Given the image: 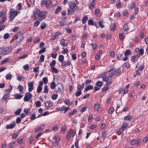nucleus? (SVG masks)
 <instances>
[{
	"label": "nucleus",
	"instance_id": "c9c22d12",
	"mask_svg": "<svg viewBox=\"0 0 148 148\" xmlns=\"http://www.w3.org/2000/svg\"><path fill=\"white\" fill-rule=\"evenodd\" d=\"M116 5L118 8H119L121 7V5L119 0H118L116 1Z\"/></svg>",
	"mask_w": 148,
	"mask_h": 148
},
{
	"label": "nucleus",
	"instance_id": "e2e57ef3",
	"mask_svg": "<svg viewBox=\"0 0 148 148\" xmlns=\"http://www.w3.org/2000/svg\"><path fill=\"white\" fill-rule=\"evenodd\" d=\"M9 36L10 35L9 34L6 33L4 34L3 38L4 39H6L9 38Z\"/></svg>",
	"mask_w": 148,
	"mask_h": 148
},
{
	"label": "nucleus",
	"instance_id": "774afa93",
	"mask_svg": "<svg viewBox=\"0 0 148 148\" xmlns=\"http://www.w3.org/2000/svg\"><path fill=\"white\" fill-rule=\"evenodd\" d=\"M124 66L127 68H129L130 66V63L128 62H125L124 64Z\"/></svg>",
	"mask_w": 148,
	"mask_h": 148
},
{
	"label": "nucleus",
	"instance_id": "cd10ccee",
	"mask_svg": "<svg viewBox=\"0 0 148 148\" xmlns=\"http://www.w3.org/2000/svg\"><path fill=\"white\" fill-rule=\"evenodd\" d=\"M66 40H65L64 39H62L61 40L60 44L63 46H67L68 45L67 43H65V42H64Z\"/></svg>",
	"mask_w": 148,
	"mask_h": 148
},
{
	"label": "nucleus",
	"instance_id": "5701e85b",
	"mask_svg": "<svg viewBox=\"0 0 148 148\" xmlns=\"http://www.w3.org/2000/svg\"><path fill=\"white\" fill-rule=\"evenodd\" d=\"M128 125V124L126 122H124L121 127V130H124Z\"/></svg>",
	"mask_w": 148,
	"mask_h": 148
},
{
	"label": "nucleus",
	"instance_id": "f8f14e48",
	"mask_svg": "<svg viewBox=\"0 0 148 148\" xmlns=\"http://www.w3.org/2000/svg\"><path fill=\"white\" fill-rule=\"evenodd\" d=\"M5 51V55L10 52L12 50V48L11 46H9L5 48L4 47Z\"/></svg>",
	"mask_w": 148,
	"mask_h": 148
},
{
	"label": "nucleus",
	"instance_id": "4c0bfd02",
	"mask_svg": "<svg viewBox=\"0 0 148 148\" xmlns=\"http://www.w3.org/2000/svg\"><path fill=\"white\" fill-rule=\"evenodd\" d=\"M56 83L54 82H52L51 84V88L52 89H54L56 87Z\"/></svg>",
	"mask_w": 148,
	"mask_h": 148
},
{
	"label": "nucleus",
	"instance_id": "49530a36",
	"mask_svg": "<svg viewBox=\"0 0 148 148\" xmlns=\"http://www.w3.org/2000/svg\"><path fill=\"white\" fill-rule=\"evenodd\" d=\"M56 63V62L55 60H53L52 62L50 64V65L51 67H53V66H55Z\"/></svg>",
	"mask_w": 148,
	"mask_h": 148
},
{
	"label": "nucleus",
	"instance_id": "052dcab7",
	"mask_svg": "<svg viewBox=\"0 0 148 148\" xmlns=\"http://www.w3.org/2000/svg\"><path fill=\"white\" fill-rule=\"evenodd\" d=\"M40 38L39 37H36L34 40L35 43H37L40 42Z\"/></svg>",
	"mask_w": 148,
	"mask_h": 148
},
{
	"label": "nucleus",
	"instance_id": "72a5a7b5",
	"mask_svg": "<svg viewBox=\"0 0 148 148\" xmlns=\"http://www.w3.org/2000/svg\"><path fill=\"white\" fill-rule=\"evenodd\" d=\"M109 88V86H107L104 87L102 89V92H107Z\"/></svg>",
	"mask_w": 148,
	"mask_h": 148
},
{
	"label": "nucleus",
	"instance_id": "0eeeda50",
	"mask_svg": "<svg viewBox=\"0 0 148 148\" xmlns=\"http://www.w3.org/2000/svg\"><path fill=\"white\" fill-rule=\"evenodd\" d=\"M68 3L70 8L75 9L76 10H79V8L77 6L76 4L73 3L71 1H69Z\"/></svg>",
	"mask_w": 148,
	"mask_h": 148
},
{
	"label": "nucleus",
	"instance_id": "680f3d73",
	"mask_svg": "<svg viewBox=\"0 0 148 148\" xmlns=\"http://www.w3.org/2000/svg\"><path fill=\"white\" fill-rule=\"evenodd\" d=\"M58 95L57 94H53L52 95L51 98L52 99L55 100L57 99L58 97Z\"/></svg>",
	"mask_w": 148,
	"mask_h": 148
},
{
	"label": "nucleus",
	"instance_id": "a878e982",
	"mask_svg": "<svg viewBox=\"0 0 148 148\" xmlns=\"http://www.w3.org/2000/svg\"><path fill=\"white\" fill-rule=\"evenodd\" d=\"M64 57L62 55H60L59 56L58 60L60 62H62L64 61Z\"/></svg>",
	"mask_w": 148,
	"mask_h": 148
},
{
	"label": "nucleus",
	"instance_id": "9d476101",
	"mask_svg": "<svg viewBox=\"0 0 148 148\" xmlns=\"http://www.w3.org/2000/svg\"><path fill=\"white\" fill-rule=\"evenodd\" d=\"M57 86L58 87V90H56V92H62L63 90V86L61 84L59 83L57 84Z\"/></svg>",
	"mask_w": 148,
	"mask_h": 148
},
{
	"label": "nucleus",
	"instance_id": "f704fd0d",
	"mask_svg": "<svg viewBox=\"0 0 148 148\" xmlns=\"http://www.w3.org/2000/svg\"><path fill=\"white\" fill-rule=\"evenodd\" d=\"M88 20V17L87 16H85L82 19V23L83 24H85Z\"/></svg>",
	"mask_w": 148,
	"mask_h": 148
},
{
	"label": "nucleus",
	"instance_id": "864d4df0",
	"mask_svg": "<svg viewBox=\"0 0 148 148\" xmlns=\"http://www.w3.org/2000/svg\"><path fill=\"white\" fill-rule=\"evenodd\" d=\"M46 51V49L45 47L42 48L39 52L38 53L39 54H41L44 52Z\"/></svg>",
	"mask_w": 148,
	"mask_h": 148
},
{
	"label": "nucleus",
	"instance_id": "4d7b16f0",
	"mask_svg": "<svg viewBox=\"0 0 148 148\" xmlns=\"http://www.w3.org/2000/svg\"><path fill=\"white\" fill-rule=\"evenodd\" d=\"M12 87L11 86H10L9 87V89L6 90V93L8 94H9L11 91L12 90Z\"/></svg>",
	"mask_w": 148,
	"mask_h": 148
},
{
	"label": "nucleus",
	"instance_id": "7c9ffc66",
	"mask_svg": "<svg viewBox=\"0 0 148 148\" xmlns=\"http://www.w3.org/2000/svg\"><path fill=\"white\" fill-rule=\"evenodd\" d=\"M46 26V24L42 22L41 24L40 28L42 29H43L45 28Z\"/></svg>",
	"mask_w": 148,
	"mask_h": 148
},
{
	"label": "nucleus",
	"instance_id": "393cba45",
	"mask_svg": "<svg viewBox=\"0 0 148 148\" xmlns=\"http://www.w3.org/2000/svg\"><path fill=\"white\" fill-rule=\"evenodd\" d=\"M15 98L17 99H21L23 96V95L18 94H16L15 95Z\"/></svg>",
	"mask_w": 148,
	"mask_h": 148
},
{
	"label": "nucleus",
	"instance_id": "9b49d317",
	"mask_svg": "<svg viewBox=\"0 0 148 148\" xmlns=\"http://www.w3.org/2000/svg\"><path fill=\"white\" fill-rule=\"evenodd\" d=\"M15 126V122L13 121L12 123L7 125L6 126V128L7 129H11L14 128Z\"/></svg>",
	"mask_w": 148,
	"mask_h": 148
},
{
	"label": "nucleus",
	"instance_id": "0e129e2a",
	"mask_svg": "<svg viewBox=\"0 0 148 148\" xmlns=\"http://www.w3.org/2000/svg\"><path fill=\"white\" fill-rule=\"evenodd\" d=\"M139 11V8L138 7H136L135 8L134 12V14H135V15L137 14L138 12Z\"/></svg>",
	"mask_w": 148,
	"mask_h": 148
},
{
	"label": "nucleus",
	"instance_id": "ddd939ff",
	"mask_svg": "<svg viewBox=\"0 0 148 148\" xmlns=\"http://www.w3.org/2000/svg\"><path fill=\"white\" fill-rule=\"evenodd\" d=\"M34 82H31L28 83V86L29 87L28 88V91L29 92H31L34 89Z\"/></svg>",
	"mask_w": 148,
	"mask_h": 148
},
{
	"label": "nucleus",
	"instance_id": "3c124183",
	"mask_svg": "<svg viewBox=\"0 0 148 148\" xmlns=\"http://www.w3.org/2000/svg\"><path fill=\"white\" fill-rule=\"evenodd\" d=\"M42 81H43L44 83L45 84H47L48 82L47 78L46 77L43 78H42Z\"/></svg>",
	"mask_w": 148,
	"mask_h": 148
},
{
	"label": "nucleus",
	"instance_id": "e433bc0d",
	"mask_svg": "<svg viewBox=\"0 0 148 148\" xmlns=\"http://www.w3.org/2000/svg\"><path fill=\"white\" fill-rule=\"evenodd\" d=\"M4 47H2L0 48V55H5V51Z\"/></svg>",
	"mask_w": 148,
	"mask_h": 148
},
{
	"label": "nucleus",
	"instance_id": "f3484780",
	"mask_svg": "<svg viewBox=\"0 0 148 148\" xmlns=\"http://www.w3.org/2000/svg\"><path fill=\"white\" fill-rule=\"evenodd\" d=\"M132 118L133 117L131 115H127L125 117L124 120L125 121H131Z\"/></svg>",
	"mask_w": 148,
	"mask_h": 148
},
{
	"label": "nucleus",
	"instance_id": "13d9d810",
	"mask_svg": "<svg viewBox=\"0 0 148 148\" xmlns=\"http://www.w3.org/2000/svg\"><path fill=\"white\" fill-rule=\"evenodd\" d=\"M119 38L121 40H123L125 37L122 34L120 33L119 36Z\"/></svg>",
	"mask_w": 148,
	"mask_h": 148
},
{
	"label": "nucleus",
	"instance_id": "37998d69",
	"mask_svg": "<svg viewBox=\"0 0 148 148\" xmlns=\"http://www.w3.org/2000/svg\"><path fill=\"white\" fill-rule=\"evenodd\" d=\"M84 86V84H82L79 85L77 87V90H80L81 89H82L83 88Z\"/></svg>",
	"mask_w": 148,
	"mask_h": 148
},
{
	"label": "nucleus",
	"instance_id": "a211bd4d",
	"mask_svg": "<svg viewBox=\"0 0 148 148\" xmlns=\"http://www.w3.org/2000/svg\"><path fill=\"white\" fill-rule=\"evenodd\" d=\"M74 9L70 8L68 10V15H71L74 12Z\"/></svg>",
	"mask_w": 148,
	"mask_h": 148
},
{
	"label": "nucleus",
	"instance_id": "bf43d9fd",
	"mask_svg": "<svg viewBox=\"0 0 148 148\" xmlns=\"http://www.w3.org/2000/svg\"><path fill=\"white\" fill-rule=\"evenodd\" d=\"M52 129L53 131L55 132L57 131L58 130V127L57 125H54L53 127H52Z\"/></svg>",
	"mask_w": 148,
	"mask_h": 148
},
{
	"label": "nucleus",
	"instance_id": "6ab92c4d",
	"mask_svg": "<svg viewBox=\"0 0 148 148\" xmlns=\"http://www.w3.org/2000/svg\"><path fill=\"white\" fill-rule=\"evenodd\" d=\"M110 29L112 31H114L116 29V26L115 24L114 23H111L110 25Z\"/></svg>",
	"mask_w": 148,
	"mask_h": 148
},
{
	"label": "nucleus",
	"instance_id": "2eb2a0df",
	"mask_svg": "<svg viewBox=\"0 0 148 148\" xmlns=\"http://www.w3.org/2000/svg\"><path fill=\"white\" fill-rule=\"evenodd\" d=\"M95 3L94 0H92L91 2L88 5L89 8L90 9H92L95 7Z\"/></svg>",
	"mask_w": 148,
	"mask_h": 148
},
{
	"label": "nucleus",
	"instance_id": "79ce46f5",
	"mask_svg": "<svg viewBox=\"0 0 148 148\" xmlns=\"http://www.w3.org/2000/svg\"><path fill=\"white\" fill-rule=\"evenodd\" d=\"M107 134V132L106 131H105L103 132L102 133V134L101 136V138L104 139L106 137Z\"/></svg>",
	"mask_w": 148,
	"mask_h": 148
},
{
	"label": "nucleus",
	"instance_id": "a19ab883",
	"mask_svg": "<svg viewBox=\"0 0 148 148\" xmlns=\"http://www.w3.org/2000/svg\"><path fill=\"white\" fill-rule=\"evenodd\" d=\"M6 79L7 80H10L11 79V75L10 73H9L8 74H7L6 75Z\"/></svg>",
	"mask_w": 148,
	"mask_h": 148
},
{
	"label": "nucleus",
	"instance_id": "7ed1b4c3",
	"mask_svg": "<svg viewBox=\"0 0 148 148\" xmlns=\"http://www.w3.org/2000/svg\"><path fill=\"white\" fill-rule=\"evenodd\" d=\"M121 69H120L118 68L116 69L114 67H112L108 71V72H111L113 75H118L121 72Z\"/></svg>",
	"mask_w": 148,
	"mask_h": 148
},
{
	"label": "nucleus",
	"instance_id": "338daca9",
	"mask_svg": "<svg viewBox=\"0 0 148 148\" xmlns=\"http://www.w3.org/2000/svg\"><path fill=\"white\" fill-rule=\"evenodd\" d=\"M30 108L25 109H24V112L26 114H27L29 113L30 112Z\"/></svg>",
	"mask_w": 148,
	"mask_h": 148
},
{
	"label": "nucleus",
	"instance_id": "39448f33",
	"mask_svg": "<svg viewBox=\"0 0 148 148\" xmlns=\"http://www.w3.org/2000/svg\"><path fill=\"white\" fill-rule=\"evenodd\" d=\"M32 97V95L29 92H27L23 98L25 101H29Z\"/></svg>",
	"mask_w": 148,
	"mask_h": 148
},
{
	"label": "nucleus",
	"instance_id": "69168bd1",
	"mask_svg": "<svg viewBox=\"0 0 148 148\" xmlns=\"http://www.w3.org/2000/svg\"><path fill=\"white\" fill-rule=\"evenodd\" d=\"M18 133L16 132L15 134L12 135V138L13 139H15L18 135Z\"/></svg>",
	"mask_w": 148,
	"mask_h": 148
},
{
	"label": "nucleus",
	"instance_id": "473e14b6",
	"mask_svg": "<svg viewBox=\"0 0 148 148\" xmlns=\"http://www.w3.org/2000/svg\"><path fill=\"white\" fill-rule=\"evenodd\" d=\"M64 102L68 106H71L72 104V103L70 102L69 99L65 100Z\"/></svg>",
	"mask_w": 148,
	"mask_h": 148
},
{
	"label": "nucleus",
	"instance_id": "ea45409f",
	"mask_svg": "<svg viewBox=\"0 0 148 148\" xmlns=\"http://www.w3.org/2000/svg\"><path fill=\"white\" fill-rule=\"evenodd\" d=\"M21 108H18L17 110L14 112V114L16 115H19L21 111Z\"/></svg>",
	"mask_w": 148,
	"mask_h": 148
},
{
	"label": "nucleus",
	"instance_id": "58836bf2",
	"mask_svg": "<svg viewBox=\"0 0 148 148\" xmlns=\"http://www.w3.org/2000/svg\"><path fill=\"white\" fill-rule=\"evenodd\" d=\"M123 53H119L117 54V58L118 59H121L123 58Z\"/></svg>",
	"mask_w": 148,
	"mask_h": 148
},
{
	"label": "nucleus",
	"instance_id": "dca6fc26",
	"mask_svg": "<svg viewBox=\"0 0 148 148\" xmlns=\"http://www.w3.org/2000/svg\"><path fill=\"white\" fill-rule=\"evenodd\" d=\"M53 103L51 101H47L45 103V105L47 108H48L53 105Z\"/></svg>",
	"mask_w": 148,
	"mask_h": 148
},
{
	"label": "nucleus",
	"instance_id": "1a4fd4ad",
	"mask_svg": "<svg viewBox=\"0 0 148 148\" xmlns=\"http://www.w3.org/2000/svg\"><path fill=\"white\" fill-rule=\"evenodd\" d=\"M71 64L70 62L68 60L67 61H63L62 62L61 66L62 67H66L67 65L70 66Z\"/></svg>",
	"mask_w": 148,
	"mask_h": 148
},
{
	"label": "nucleus",
	"instance_id": "6e6d98bb",
	"mask_svg": "<svg viewBox=\"0 0 148 148\" xmlns=\"http://www.w3.org/2000/svg\"><path fill=\"white\" fill-rule=\"evenodd\" d=\"M48 92V86L46 85L44 87V92L45 93H47Z\"/></svg>",
	"mask_w": 148,
	"mask_h": 148
},
{
	"label": "nucleus",
	"instance_id": "c03bdc74",
	"mask_svg": "<svg viewBox=\"0 0 148 148\" xmlns=\"http://www.w3.org/2000/svg\"><path fill=\"white\" fill-rule=\"evenodd\" d=\"M40 21L38 20L36 21L34 23V26L35 27H37L40 24Z\"/></svg>",
	"mask_w": 148,
	"mask_h": 148
},
{
	"label": "nucleus",
	"instance_id": "6e6552de",
	"mask_svg": "<svg viewBox=\"0 0 148 148\" xmlns=\"http://www.w3.org/2000/svg\"><path fill=\"white\" fill-rule=\"evenodd\" d=\"M40 12V10L38 8H35L33 11L34 16V20H37V15H38Z\"/></svg>",
	"mask_w": 148,
	"mask_h": 148
},
{
	"label": "nucleus",
	"instance_id": "c756f323",
	"mask_svg": "<svg viewBox=\"0 0 148 148\" xmlns=\"http://www.w3.org/2000/svg\"><path fill=\"white\" fill-rule=\"evenodd\" d=\"M102 78L103 79V81L104 82H106L109 79L108 77L106 75H102Z\"/></svg>",
	"mask_w": 148,
	"mask_h": 148
},
{
	"label": "nucleus",
	"instance_id": "c85d7f7f",
	"mask_svg": "<svg viewBox=\"0 0 148 148\" xmlns=\"http://www.w3.org/2000/svg\"><path fill=\"white\" fill-rule=\"evenodd\" d=\"M99 105L98 103L96 104L94 106V110L95 111L99 110Z\"/></svg>",
	"mask_w": 148,
	"mask_h": 148
},
{
	"label": "nucleus",
	"instance_id": "603ef678",
	"mask_svg": "<svg viewBox=\"0 0 148 148\" xmlns=\"http://www.w3.org/2000/svg\"><path fill=\"white\" fill-rule=\"evenodd\" d=\"M136 6V4L134 2H132L130 5V8L131 9H133Z\"/></svg>",
	"mask_w": 148,
	"mask_h": 148
},
{
	"label": "nucleus",
	"instance_id": "4be33fe9",
	"mask_svg": "<svg viewBox=\"0 0 148 148\" xmlns=\"http://www.w3.org/2000/svg\"><path fill=\"white\" fill-rule=\"evenodd\" d=\"M18 88L19 91L21 92V94L23 93L24 90L23 87L21 85H19L18 86Z\"/></svg>",
	"mask_w": 148,
	"mask_h": 148
},
{
	"label": "nucleus",
	"instance_id": "aec40b11",
	"mask_svg": "<svg viewBox=\"0 0 148 148\" xmlns=\"http://www.w3.org/2000/svg\"><path fill=\"white\" fill-rule=\"evenodd\" d=\"M103 84V82L100 81H98L95 84V85L98 87H101Z\"/></svg>",
	"mask_w": 148,
	"mask_h": 148
},
{
	"label": "nucleus",
	"instance_id": "2f4dec72",
	"mask_svg": "<svg viewBox=\"0 0 148 148\" xmlns=\"http://www.w3.org/2000/svg\"><path fill=\"white\" fill-rule=\"evenodd\" d=\"M131 54V51L130 49H127L124 52V55L125 56L130 55Z\"/></svg>",
	"mask_w": 148,
	"mask_h": 148
},
{
	"label": "nucleus",
	"instance_id": "09e8293b",
	"mask_svg": "<svg viewBox=\"0 0 148 148\" xmlns=\"http://www.w3.org/2000/svg\"><path fill=\"white\" fill-rule=\"evenodd\" d=\"M127 26L128 25L127 23L124 25L123 29L125 31H127L129 29V28L127 27Z\"/></svg>",
	"mask_w": 148,
	"mask_h": 148
},
{
	"label": "nucleus",
	"instance_id": "8fccbe9b",
	"mask_svg": "<svg viewBox=\"0 0 148 148\" xmlns=\"http://www.w3.org/2000/svg\"><path fill=\"white\" fill-rule=\"evenodd\" d=\"M82 93V91L80 90H77V91L75 92V96L78 97L80 96Z\"/></svg>",
	"mask_w": 148,
	"mask_h": 148
},
{
	"label": "nucleus",
	"instance_id": "5fc2aeb1",
	"mask_svg": "<svg viewBox=\"0 0 148 148\" xmlns=\"http://www.w3.org/2000/svg\"><path fill=\"white\" fill-rule=\"evenodd\" d=\"M9 60V59L8 58H7L4 59L1 61V64H3L7 62Z\"/></svg>",
	"mask_w": 148,
	"mask_h": 148
},
{
	"label": "nucleus",
	"instance_id": "423d86ee",
	"mask_svg": "<svg viewBox=\"0 0 148 148\" xmlns=\"http://www.w3.org/2000/svg\"><path fill=\"white\" fill-rule=\"evenodd\" d=\"M45 16L43 12H40L39 14L37 15V19L41 21L45 18Z\"/></svg>",
	"mask_w": 148,
	"mask_h": 148
},
{
	"label": "nucleus",
	"instance_id": "bb28decb",
	"mask_svg": "<svg viewBox=\"0 0 148 148\" xmlns=\"http://www.w3.org/2000/svg\"><path fill=\"white\" fill-rule=\"evenodd\" d=\"M93 88V86L91 85H89L87 86L85 89V91H88L89 90L92 89Z\"/></svg>",
	"mask_w": 148,
	"mask_h": 148
},
{
	"label": "nucleus",
	"instance_id": "f257e3e1",
	"mask_svg": "<svg viewBox=\"0 0 148 148\" xmlns=\"http://www.w3.org/2000/svg\"><path fill=\"white\" fill-rule=\"evenodd\" d=\"M14 40H16L17 42H21L23 39V32H18L13 37Z\"/></svg>",
	"mask_w": 148,
	"mask_h": 148
},
{
	"label": "nucleus",
	"instance_id": "20e7f679",
	"mask_svg": "<svg viewBox=\"0 0 148 148\" xmlns=\"http://www.w3.org/2000/svg\"><path fill=\"white\" fill-rule=\"evenodd\" d=\"M41 5L42 6L45 5L46 8H48L51 6V1L50 0H41Z\"/></svg>",
	"mask_w": 148,
	"mask_h": 148
},
{
	"label": "nucleus",
	"instance_id": "f03ea898",
	"mask_svg": "<svg viewBox=\"0 0 148 148\" xmlns=\"http://www.w3.org/2000/svg\"><path fill=\"white\" fill-rule=\"evenodd\" d=\"M13 10V9L12 8H11L10 10L9 18L11 20L14 19L18 14L20 13L19 12H18L16 10Z\"/></svg>",
	"mask_w": 148,
	"mask_h": 148
},
{
	"label": "nucleus",
	"instance_id": "412c9836",
	"mask_svg": "<svg viewBox=\"0 0 148 148\" xmlns=\"http://www.w3.org/2000/svg\"><path fill=\"white\" fill-rule=\"evenodd\" d=\"M72 130L70 129L66 136V138L67 139L69 140L70 139L71 136V134L72 133Z\"/></svg>",
	"mask_w": 148,
	"mask_h": 148
},
{
	"label": "nucleus",
	"instance_id": "de8ad7c7",
	"mask_svg": "<svg viewBox=\"0 0 148 148\" xmlns=\"http://www.w3.org/2000/svg\"><path fill=\"white\" fill-rule=\"evenodd\" d=\"M61 10V7L60 6H58L57 8L56 9L55 13L56 14H57Z\"/></svg>",
	"mask_w": 148,
	"mask_h": 148
},
{
	"label": "nucleus",
	"instance_id": "a18cd8bd",
	"mask_svg": "<svg viewBox=\"0 0 148 148\" xmlns=\"http://www.w3.org/2000/svg\"><path fill=\"white\" fill-rule=\"evenodd\" d=\"M51 69L55 73H57L58 72V71L57 69L54 67H51Z\"/></svg>",
	"mask_w": 148,
	"mask_h": 148
},
{
	"label": "nucleus",
	"instance_id": "b1692460",
	"mask_svg": "<svg viewBox=\"0 0 148 148\" xmlns=\"http://www.w3.org/2000/svg\"><path fill=\"white\" fill-rule=\"evenodd\" d=\"M77 112V110L76 109H73L72 111L70 112L69 113V116H71L73 115L75 113H76Z\"/></svg>",
	"mask_w": 148,
	"mask_h": 148
},
{
	"label": "nucleus",
	"instance_id": "4468645a",
	"mask_svg": "<svg viewBox=\"0 0 148 148\" xmlns=\"http://www.w3.org/2000/svg\"><path fill=\"white\" fill-rule=\"evenodd\" d=\"M61 34V33L59 32H58L57 33H55L54 35H53L52 37L51 38V40H55L57 38V37H58L59 35Z\"/></svg>",
	"mask_w": 148,
	"mask_h": 148
}]
</instances>
